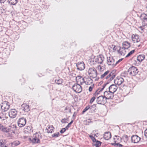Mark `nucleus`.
Wrapping results in <instances>:
<instances>
[{
	"label": "nucleus",
	"instance_id": "nucleus-1",
	"mask_svg": "<svg viewBox=\"0 0 147 147\" xmlns=\"http://www.w3.org/2000/svg\"><path fill=\"white\" fill-rule=\"evenodd\" d=\"M10 107L9 103L6 101H4L2 103V105H1V108L4 111V112H2V114H3V116H0V118L1 119L4 120L6 118V113L5 112L7 111L9 109Z\"/></svg>",
	"mask_w": 147,
	"mask_h": 147
},
{
	"label": "nucleus",
	"instance_id": "nucleus-2",
	"mask_svg": "<svg viewBox=\"0 0 147 147\" xmlns=\"http://www.w3.org/2000/svg\"><path fill=\"white\" fill-rule=\"evenodd\" d=\"M41 138L40 134L36 133L34 134L32 137L28 138L29 141L33 144L40 143V138Z\"/></svg>",
	"mask_w": 147,
	"mask_h": 147
},
{
	"label": "nucleus",
	"instance_id": "nucleus-3",
	"mask_svg": "<svg viewBox=\"0 0 147 147\" xmlns=\"http://www.w3.org/2000/svg\"><path fill=\"white\" fill-rule=\"evenodd\" d=\"M11 127L13 129H12L11 128L7 127L0 124V130L3 132L8 133L11 131V133H15V131L17 129L16 125H13L11 126Z\"/></svg>",
	"mask_w": 147,
	"mask_h": 147
},
{
	"label": "nucleus",
	"instance_id": "nucleus-4",
	"mask_svg": "<svg viewBox=\"0 0 147 147\" xmlns=\"http://www.w3.org/2000/svg\"><path fill=\"white\" fill-rule=\"evenodd\" d=\"M103 60L102 58L100 55L94 56L93 58H91L90 62L94 64L96 63L101 64L103 62Z\"/></svg>",
	"mask_w": 147,
	"mask_h": 147
},
{
	"label": "nucleus",
	"instance_id": "nucleus-5",
	"mask_svg": "<svg viewBox=\"0 0 147 147\" xmlns=\"http://www.w3.org/2000/svg\"><path fill=\"white\" fill-rule=\"evenodd\" d=\"M73 90L77 93H80L82 90V88L80 85L76 83L74 84L72 87Z\"/></svg>",
	"mask_w": 147,
	"mask_h": 147
},
{
	"label": "nucleus",
	"instance_id": "nucleus-6",
	"mask_svg": "<svg viewBox=\"0 0 147 147\" xmlns=\"http://www.w3.org/2000/svg\"><path fill=\"white\" fill-rule=\"evenodd\" d=\"M96 102L98 104L104 105L106 102L107 100L104 96H100L97 98Z\"/></svg>",
	"mask_w": 147,
	"mask_h": 147
},
{
	"label": "nucleus",
	"instance_id": "nucleus-7",
	"mask_svg": "<svg viewBox=\"0 0 147 147\" xmlns=\"http://www.w3.org/2000/svg\"><path fill=\"white\" fill-rule=\"evenodd\" d=\"M97 74H96L95 76L93 77V76H90V77L86 76L84 77L86 79V81H85V83L86 85H90L92 84L93 83V80L92 79L96 78L97 76Z\"/></svg>",
	"mask_w": 147,
	"mask_h": 147
},
{
	"label": "nucleus",
	"instance_id": "nucleus-8",
	"mask_svg": "<svg viewBox=\"0 0 147 147\" xmlns=\"http://www.w3.org/2000/svg\"><path fill=\"white\" fill-rule=\"evenodd\" d=\"M104 96L106 100L107 99H112L114 97V94L110 92L109 90L105 91L104 92Z\"/></svg>",
	"mask_w": 147,
	"mask_h": 147
},
{
	"label": "nucleus",
	"instance_id": "nucleus-9",
	"mask_svg": "<svg viewBox=\"0 0 147 147\" xmlns=\"http://www.w3.org/2000/svg\"><path fill=\"white\" fill-rule=\"evenodd\" d=\"M26 119L24 117H22L19 119L18 121V126L21 127L24 126L26 124Z\"/></svg>",
	"mask_w": 147,
	"mask_h": 147
},
{
	"label": "nucleus",
	"instance_id": "nucleus-10",
	"mask_svg": "<svg viewBox=\"0 0 147 147\" xmlns=\"http://www.w3.org/2000/svg\"><path fill=\"white\" fill-rule=\"evenodd\" d=\"M131 38L134 43H138L140 41V38L139 35L136 34L132 35Z\"/></svg>",
	"mask_w": 147,
	"mask_h": 147
},
{
	"label": "nucleus",
	"instance_id": "nucleus-11",
	"mask_svg": "<svg viewBox=\"0 0 147 147\" xmlns=\"http://www.w3.org/2000/svg\"><path fill=\"white\" fill-rule=\"evenodd\" d=\"M17 111L15 109H11L9 112V115L11 118H15L17 115Z\"/></svg>",
	"mask_w": 147,
	"mask_h": 147
},
{
	"label": "nucleus",
	"instance_id": "nucleus-12",
	"mask_svg": "<svg viewBox=\"0 0 147 147\" xmlns=\"http://www.w3.org/2000/svg\"><path fill=\"white\" fill-rule=\"evenodd\" d=\"M123 79L120 77H117L116 79L114 80V83L115 84L118 86L121 85L124 82Z\"/></svg>",
	"mask_w": 147,
	"mask_h": 147
},
{
	"label": "nucleus",
	"instance_id": "nucleus-13",
	"mask_svg": "<svg viewBox=\"0 0 147 147\" xmlns=\"http://www.w3.org/2000/svg\"><path fill=\"white\" fill-rule=\"evenodd\" d=\"M138 71V69L137 67L134 66L130 67L128 70V72L129 74H137Z\"/></svg>",
	"mask_w": 147,
	"mask_h": 147
},
{
	"label": "nucleus",
	"instance_id": "nucleus-14",
	"mask_svg": "<svg viewBox=\"0 0 147 147\" xmlns=\"http://www.w3.org/2000/svg\"><path fill=\"white\" fill-rule=\"evenodd\" d=\"M107 63L109 65H115L117 63H115V60L113 57H109L107 58Z\"/></svg>",
	"mask_w": 147,
	"mask_h": 147
},
{
	"label": "nucleus",
	"instance_id": "nucleus-15",
	"mask_svg": "<svg viewBox=\"0 0 147 147\" xmlns=\"http://www.w3.org/2000/svg\"><path fill=\"white\" fill-rule=\"evenodd\" d=\"M140 138L138 136L135 135H133L131 137L132 142L134 143H138L140 140Z\"/></svg>",
	"mask_w": 147,
	"mask_h": 147
},
{
	"label": "nucleus",
	"instance_id": "nucleus-16",
	"mask_svg": "<svg viewBox=\"0 0 147 147\" xmlns=\"http://www.w3.org/2000/svg\"><path fill=\"white\" fill-rule=\"evenodd\" d=\"M118 87L116 85L113 84L109 87V90L113 94L117 90Z\"/></svg>",
	"mask_w": 147,
	"mask_h": 147
},
{
	"label": "nucleus",
	"instance_id": "nucleus-17",
	"mask_svg": "<svg viewBox=\"0 0 147 147\" xmlns=\"http://www.w3.org/2000/svg\"><path fill=\"white\" fill-rule=\"evenodd\" d=\"M77 66L78 69L80 70H83L85 67V64L83 62H78Z\"/></svg>",
	"mask_w": 147,
	"mask_h": 147
},
{
	"label": "nucleus",
	"instance_id": "nucleus-18",
	"mask_svg": "<svg viewBox=\"0 0 147 147\" xmlns=\"http://www.w3.org/2000/svg\"><path fill=\"white\" fill-rule=\"evenodd\" d=\"M109 47H110V51L113 52H115L116 51H117V50H118V48L119 47L114 45H110Z\"/></svg>",
	"mask_w": 147,
	"mask_h": 147
},
{
	"label": "nucleus",
	"instance_id": "nucleus-19",
	"mask_svg": "<svg viewBox=\"0 0 147 147\" xmlns=\"http://www.w3.org/2000/svg\"><path fill=\"white\" fill-rule=\"evenodd\" d=\"M21 106L22 109L25 112H28L30 110L29 105L26 103L22 105Z\"/></svg>",
	"mask_w": 147,
	"mask_h": 147
},
{
	"label": "nucleus",
	"instance_id": "nucleus-20",
	"mask_svg": "<svg viewBox=\"0 0 147 147\" xmlns=\"http://www.w3.org/2000/svg\"><path fill=\"white\" fill-rule=\"evenodd\" d=\"M119 49L117 50L118 53L120 55L124 56L126 53L125 49L124 48L119 47Z\"/></svg>",
	"mask_w": 147,
	"mask_h": 147
},
{
	"label": "nucleus",
	"instance_id": "nucleus-21",
	"mask_svg": "<svg viewBox=\"0 0 147 147\" xmlns=\"http://www.w3.org/2000/svg\"><path fill=\"white\" fill-rule=\"evenodd\" d=\"M111 137V133L109 132H105L104 135V138L106 140H109Z\"/></svg>",
	"mask_w": 147,
	"mask_h": 147
},
{
	"label": "nucleus",
	"instance_id": "nucleus-22",
	"mask_svg": "<svg viewBox=\"0 0 147 147\" xmlns=\"http://www.w3.org/2000/svg\"><path fill=\"white\" fill-rule=\"evenodd\" d=\"M131 46L130 43L127 41H124L122 43V46L123 48L125 49H128Z\"/></svg>",
	"mask_w": 147,
	"mask_h": 147
},
{
	"label": "nucleus",
	"instance_id": "nucleus-23",
	"mask_svg": "<svg viewBox=\"0 0 147 147\" xmlns=\"http://www.w3.org/2000/svg\"><path fill=\"white\" fill-rule=\"evenodd\" d=\"M96 104H94L92 105L90 107L89 106H86L85 109H84L82 111V113H84V112H85L86 111L88 110L89 109H92V108H93L94 109H95V107H96Z\"/></svg>",
	"mask_w": 147,
	"mask_h": 147
},
{
	"label": "nucleus",
	"instance_id": "nucleus-24",
	"mask_svg": "<svg viewBox=\"0 0 147 147\" xmlns=\"http://www.w3.org/2000/svg\"><path fill=\"white\" fill-rule=\"evenodd\" d=\"M145 55H140L137 57V60L139 62H142L145 59Z\"/></svg>",
	"mask_w": 147,
	"mask_h": 147
},
{
	"label": "nucleus",
	"instance_id": "nucleus-25",
	"mask_svg": "<svg viewBox=\"0 0 147 147\" xmlns=\"http://www.w3.org/2000/svg\"><path fill=\"white\" fill-rule=\"evenodd\" d=\"M89 74H97L96 70L94 67L90 68L88 70Z\"/></svg>",
	"mask_w": 147,
	"mask_h": 147
},
{
	"label": "nucleus",
	"instance_id": "nucleus-26",
	"mask_svg": "<svg viewBox=\"0 0 147 147\" xmlns=\"http://www.w3.org/2000/svg\"><path fill=\"white\" fill-rule=\"evenodd\" d=\"M54 129V128L53 125L49 126L48 128H46V130H47V132L48 133H52L53 132Z\"/></svg>",
	"mask_w": 147,
	"mask_h": 147
},
{
	"label": "nucleus",
	"instance_id": "nucleus-27",
	"mask_svg": "<svg viewBox=\"0 0 147 147\" xmlns=\"http://www.w3.org/2000/svg\"><path fill=\"white\" fill-rule=\"evenodd\" d=\"M139 28L143 32H147V25L144 24V26L139 27Z\"/></svg>",
	"mask_w": 147,
	"mask_h": 147
},
{
	"label": "nucleus",
	"instance_id": "nucleus-28",
	"mask_svg": "<svg viewBox=\"0 0 147 147\" xmlns=\"http://www.w3.org/2000/svg\"><path fill=\"white\" fill-rule=\"evenodd\" d=\"M121 140V138L118 136H115L114 138V142L115 143L119 142Z\"/></svg>",
	"mask_w": 147,
	"mask_h": 147
},
{
	"label": "nucleus",
	"instance_id": "nucleus-29",
	"mask_svg": "<svg viewBox=\"0 0 147 147\" xmlns=\"http://www.w3.org/2000/svg\"><path fill=\"white\" fill-rule=\"evenodd\" d=\"M98 69L100 73H102L105 69V68L103 66L99 65L98 67Z\"/></svg>",
	"mask_w": 147,
	"mask_h": 147
},
{
	"label": "nucleus",
	"instance_id": "nucleus-30",
	"mask_svg": "<svg viewBox=\"0 0 147 147\" xmlns=\"http://www.w3.org/2000/svg\"><path fill=\"white\" fill-rule=\"evenodd\" d=\"M55 82L58 85L61 84L63 82V80L61 79H56L55 80Z\"/></svg>",
	"mask_w": 147,
	"mask_h": 147
},
{
	"label": "nucleus",
	"instance_id": "nucleus-31",
	"mask_svg": "<svg viewBox=\"0 0 147 147\" xmlns=\"http://www.w3.org/2000/svg\"><path fill=\"white\" fill-rule=\"evenodd\" d=\"M9 3L12 5H15L17 2V0H8Z\"/></svg>",
	"mask_w": 147,
	"mask_h": 147
},
{
	"label": "nucleus",
	"instance_id": "nucleus-32",
	"mask_svg": "<svg viewBox=\"0 0 147 147\" xmlns=\"http://www.w3.org/2000/svg\"><path fill=\"white\" fill-rule=\"evenodd\" d=\"M102 142L98 140L96 142L94 143L93 144L94 146H95L96 147H99L100 146Z\"/></svg>",
	"mask_w": 147,
	"mask_h": 147
},
{
	"label": "nucleus",
	"instance_id": "nucleus-33",
	"mask_svg": "<svg viewBox=\"0 0 147 147\" xmlns=\"http://www.w3.org/2000/svg\"><path fill=\"white\" fill-rule=\"evenodd\" d=\"M77 83H80V85H82L84 83H85V80L84 78H81L80 80L77 81Z\"/></svg>",
	"mask_w": 147,
	"mask_h": 147
},
{
	"label": "nucleus",
	"instance_id": "nucleus-34",
	"mask_svg": "<svg viewBox=\"0 0 147 147\" xmlns=\"http://www.w3.org/2000/svg\"><path fill=\"white\" fill-rule=\"evenodd\" d=\"M20 144L19 142L18 141H16L13 142L12 143V146H16Z\"/></svg>",
	"mask_w": 147,
	"mask_h": 147
},
{
	"label": "nucleus",
	"instance_id": "nucleus-35",
	"mask_svg": "<svg viewBox=\"0 0 147 147\" xmlns=\"http://www.w3.org/2000/svg\"><path fill=\"white\" fill-rule=\"evenodd\" d=\"M141 18L143 21L147 18L146 15L144 13L142 14L141 16Z\"/></svg>",
	"mask_w": 147,
	"mask_h": 147
},
{
	"label": "nucleus",
	"instance_id": "nucleus-36",
	"mask_svg": "<svg viewBox=\"0 0 147 147\" xmlns=\"http://www.w3.org/2000/svg\"><path fill=\"white\" fill-rule=\"evenodd\" d=\"M119 143V142H118L114 143L113 144V145H114V146L115 147H122L123 146V145L120 144Z\"/></svg>",
	"mask_w": 147,
	"mask_h": 147
},
{
	"label": "nucleus",
	"instance_id": "nucleus-37",
	"mask_svg": "<svg viewBox=\"0 0 147 147\" xmlns=\"http://www.w3.org/2000/svg\"><path fill=\"white\" fill-rule=\"evenodd\" d=\"M59 135V132H57L56 133H55L53 134L52 135V136L54 138H57Z\"/></svg>",
	"mask_w": 147,
	"mask_h": 147
},
{
	"label": "nucleus",
	"instance_id": "nucleus-38",
	"mask_svg": "<svg viewBox=\"0 0 147 147\" xmlns=\"http://www.w3.org/2000/svg\"><path fill=\"white\" fill-rule=\"evenodd\" d=\"M94 84H91V85L89 87L88 90L89 92H91L92 90V89L94 88Z\"/></svg>",
	"mask_w": 147,
	"mask_h": 147
},
{
	"label": "nucleus",
	"instance_id": "nucleus-39",
	"mask_svg": "<svg viewBox=\"0 0 147 147\" xmlns=\"http://www.w3.org/2000/svg\"><path fill=\"white\" fill-rule=\"evenodd\" d=\"M135 51V50H133L131 51L126 56V57H127L130 56L134 53Z\"/></svg>",
	"mask_w": 147,
	"mask_h": 147
},
{
	"label": "nucleus",
	"instance_id": "nucleus-40",
	"mask_svg": "<svg viewBox=\"0 0 147 147\" xmlns=\"http://www.w3.org/2000/svg\"><path fill=\"white\" fill-rule=\"evenodd\" d=\"M73 121L71 120V121L66 126L65 128H66V130L68 129V128L70 127L71 124L73 123Z\"/></svg>",
	"mask_w": 147,
	"mask_h": 147
},
{
	"label": "nucleus",
	"instance_id": "nucleus-41",
	"mask_svg": "<svg viewBox=\"0 0 147 147\" xmlns=\"http://www.w3.org/2000/svg\"><path fill=\"white\" fill-rule=\"evenodd\" d=\"M99 89H98L94 93V94L93 95L95 97L97 96L99 94V93L100 92H99Z\"/></svg>",
	"mask_w": 147,
	"mask_h": 147
},
{
	"label": "nucleus",
	"instance_id": "nucleus-42",
	"mask_svg": "<svg viewBox=\"0 0 147 147\" xmlns=\"http://www.w3.org/2000/svg\"><path fill=\"white\" fill-rule=\"evenodd\" d=\"M85 122H86L85 124L86 125H89L90 123H91V119H88L84 121Z\"/></svg>",
	"mask_w": 147,
	"mask_h": 147
},
{
	"label": "nucleus",
	"instance_id": "nucleus-43",
	"mask_svg": "<svg viewBox=\"0 0 147 147\" xmlns=\"http://www.w3.org/2000/svg\"><path fill=\"white\" fill-rule=\"evenodd\" d=\"M5 146V144L3 141L2 140H0V147H4Z\"/></svg>",
	"mask_w": 147,
	"mask_h": 147
},
{
	"label": "nucleus",
	"instance_id": "nucleus-44",
	"mask_svg": "<svg viewBox=\"0 0 147 147\" xmlns=\"http://www.w3.org/2000/svg\"><path fill=\"white\" fill-rule=\"evenodd\" d=\"M96 99V97L94 96H93L91 99L90 101V104H92L93 102Z\"/></svg>",
	"mask_w": 147,
	"mask_h": 147
},
{
	"label": "nucleus",
	"instance_id": "nucleus-45",
	"mask_svg": "<svg viewBox=\"0 0 147 147\" xmlns=\"http://www.w3.org/2000/svg\"><path fill=\"white\" fill-rule=\"evenodd\" d=\"M24 129L25 131H28L30 130L31 129L30 126H27L26 127H25Z\"/></svg>",
	"mask_w": 147,
	"mask_h": 147
},
{
	"label": "nucleus",
	"instance_id": "nucleus-46",
	"mask_svg": "<svg viewBox=\"0 0 147 147\" xmlns=\"http://www.w3.org/2000/svg\"><path fill=\"white\" fill-rule=\"evenodd\" d=\"M66 129V128H65H65H62L60 131V132L61 134H63L65 131Z\"/></svg>",
	"mask_w": 147,
	"mask_h": 147
},
{
	"label": "nucleus",
	"instance_id": "nucleus-47",
	"mask_svg": "<svg viewBox=\"0 0 147 147\" xmlns=\"http://www.w3.org/2000/svg\"><path fill=\"white\" fill-rule=\"evenodd\" d=\"M83 78L80 76H78L76 78V82L77 81H78L79 80L81 79V78Z\"/></svg>",
	"mask_w": 147,
	"mask_h": 147
},
{
	"label": "nucleus",
	"instance_id": "nucleus-48",
	"mask_svg": "<svg viewBox=\"0 0 147 147\" xmlns=\"http://www.w3.org/2000/svg\"><path fill=\"white\" fill-rule=\"evenodd\" d=\"M123 138L127 141L128 140V136L127 135H124L123 136Z\"/></svg>",
	"mask_w": 147,
	"mask_h": 147
},
{
	"label": "nucleus",
	"instance_id": "nucleus-49",
	"mask_svg": "<svg viewBox=\"0 0 147 147\" xmlns=\"http://www.w3.org/2000/svg\"><path fill=\"white\" fill-rule=\"evenodd\" d=\"M143 23L145 25H147V18L143 21Z\"/></svg>",
	"mask_w": 147,
	"mask_h": 147
},
{
	"label": "nucleus",
	"instance_id": "nucleus-50",
	"mask_svg": "<svg viewBox=\"0 0 147 147\" xmlns=\"http://www.w3.org/2000/svg\"><path fill=\"white\" fill-rule=\"evenodd\" d=\"M66 119L65 118L63 119L61 121V122L62 123H66Z\"/></svg>",
	"mask_w": 147,
	"mask_h": 147
},
{
	"label": "nucleus",
	"instance_id": "nucleus-51",
	"mask_svg": "<svg viewBox=\"0 0 147 147\" xmlns=\"http://www.w3.org/2000/svg\"><path fill=\"white\" fill-rule=\"evenodd\" d=\"M115 75H114L112 76L111 77H110V81H111L112 80H113L114 78H115Z\"/></svg>",
	"mask_w": 147,
	"mask_h": 147
},
{
	"label": "nucleus",
	"instance_id": "nucleus-52",
	"mask_svg": "<svg viewBox=\"0 0 147 147\" xmlns=\"http://www.w3.org/2000/svg\"><path fill=\"white\" fill-rule=\"evenodd\" d=\"M144 136L147 138V129H146L144 131Z\"/></svg>",
	"mask_w": 147,
	"mask_h": 147
},
{
	"label": "nucleus",
	"instance_id": "nucleus-53",
	"mask_svg": "<svg viewBox=\"0 0 147 147\" xmlns=\"http://www.w3.org/2000/svg\"><path fill=\"white\" fill-rule=\"evenodd\" d=\"M116 69H113L112 71L110 74H115L116 73Z\"/></svg>",
	"mask_w": 147,
	"mask_h": 147
},
{
	"label": "nucleus",
	"instance_id": "nucleus-54",
	"mask_svg": "<svg viewBox=\"0 0 147 147\" xmlns=\"http://www.w3.org/2000/svg\"><path fill=\"white\" fill-rule=\"evenodd\" d=\"M107 74H102L100 77L101 79L103 78Z\"/></svg>",
	"mask_w": 147,
	"mask_h": 147
},
{
	"label": "nucleus",
	"instance_id": "nucleus-55",
	"mask_svg": "<svg viewBox=\"0 0 147 147\" xmlns=\"http://www.w3.org/2000/svg\"><path fill=\"white\" fill-rule=\"evenodd\" d=\"M77 113H76V112H75L74 113L73 115V117H74L75 118L76 117V116L77 115Z\"/></svg>",
	"mask_w": 147,
	"mask_h": 147
},
{
	"label": "nucleus",
	"instance_id": "nucleus-56",
	"mask_svg": "<svg viewBox=\"0 0 147 147\" xmlns=\"http://www.w3.org/2000/svg\"><path fill=\"white\" fill-rule=\"evenodd\" d=\"M109 84V83L108 82H107L106 84H105L103 85L102 87L104 88H105V87L106 86Z\"/></svg>",
	"mask_w": 147,
	"mask_h": 147
},
{
	"label": "nucleus",
	"instance_id": "nucleus-57",
	"mask_svg": "<svg viewBox=\"0 0 147 147\" xmlns=\"http://www.w3.org/2000/svg\"><path fill=\"white\" fill-rule=\"evenodd\" d=\"M109 84V83L108 82H107L106 84H105L103 85L102 87L104 88H105V87L106 86Z\"/></svg>",
	"mask_w": 147,
	"mask_h": 147
},
{
	"label": "nucleus",
	"instance_id": "nucleus-58",
	"mask_svg": "<svg viewBox=\"0 0 147 147\" xmlns=\"http://www.w3.org/2000/svg\"><path fill=\"white\" fill-rule=\"evenodd\" d=\"M92 140L93 142V144L96 142L97 141H98V140H96L95 138H94Z\"/></svg>",
	"mask_w": 147,
	"mask_h": 147
},
{
	"label": "nucleus",
	"instance_id": "nucleus-59",
	"mask_svg": "<svg viewBox=\"0 0 147 147\" xmlns=\"http://www.w3.org/2000/svg\"><path fill=\"white\" fill-rule=\"evenodd\" d=\"M111 76V74H109V75L106 77V79H107L109 77H110Z\"/></svg>",
	"mask_w": 147,
	"mask_h": 147
},
{
	"label": "nucleus",
	"instance_id": "nucleus-60",
	"mask_svg": "<svg viewBox=\"0 0 147 147\" xmlns=\"http://www.w3.org/2000/svg\"><path fill=\"white\" fill-rule=\"evenodd\" d=\"M89 137H90V138H91V139L92 140L93 139L95 138L94 137H93L92 136H91V135Z\"/></svg>",
	"mask_w": 147,
	"mask_h": 147
},
{
	"label": "nucleus",
	"instance_id": "nucleus-61",
	"mask_svg": "<svg viewBox=\"0 0 147 147\" xmlns=\"http://www.w3.org/2000/svg\"><path fill=\"white\" fill-rule=\"evenodd\" d=\"M104 89V88H103V87L100 89H99V92H101Z\"/></svg>",
	"mask_w": 147,
	"mask_h": 147
},
{
	"label": "nucleus",
	"instance_id": "nucleus-62",
	"mask_svg": "<svg viewBox=\"0 0 147 147\" xmlns=\"http://www.w3.org/2000/svg\"><path fill=\"white\" fill-rule=\"evenodd\" d=\"M6 0H0V2L1 3H3Z\"/></svg>",
	"mask_w": 147,
	"mask_h": 147
},
{
	"label": "nucleus",
	"instance_id": "nucleus-63",
	"mask_svg": "<svg viewBox=\"0 0 147 147\" xmlns=\"http://www.w3.org/2000/svg\"><path fill=\"white\" fill-rule=\"evenodd\" d=\"M109 71H107L105 72L104 74H108L109 73Z\"/></svg>",
	"mask_w": 147,
	"mask_h": 147
},
{
	"label": "nucleus",
	"instance_id": "nucleus-64",
	"mask_svg": "<svg viewBox=\"0 0 147 147\" xmlns=\"http://www.w3.org/2000/svg\"><path fill=\"white\" fill-rule=\"evenodd\" d=\"M99 77L96 78V79H95V81H98V80L99 79Z\"/></svg>",
	"mask_w": 147,
	"mask_h": 147
}]
</instances>
